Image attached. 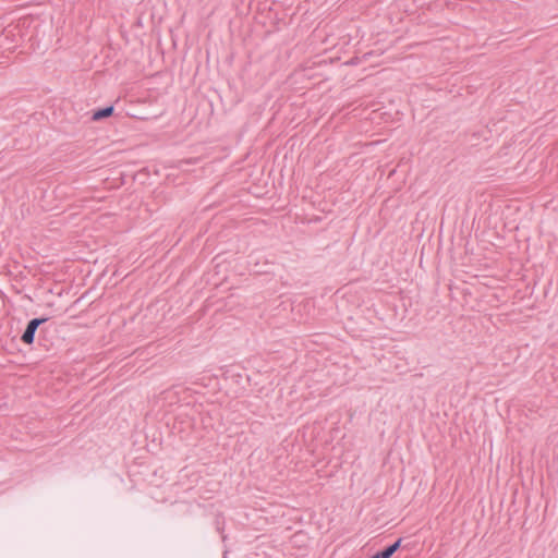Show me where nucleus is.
Listing matches in <instances>:
<instances>
[{
  "label": "nucleus",
  "mask_w": 558,
  "mask_h": 558,
  "mask_svg": "<svg viewBox=\"0 0 558 558\" xmlns=\"http://www.w3.org/2000/svg\"><path fill=\"white\" fill-rule=\"evenodd\" d=\"M48 320H49V317H36V318L31 319L27 323L26 328L21 336L22 342L27 345H32L35 341V335H36L37 329L39 328L40 325L45 324Z\"/></svg>",
  "instance_id": "f257e3e1"
},
{
  "label": "nucleus",
  "mask_w": 558,
  "mask_h": 558,
  "mask_svg": "<svg viewBox=\"0 0 558 558\" xmlns=\"http://www.w3.org/2000/svg\"><path fill=\"white\" fill-rule=\"evenodd\" d=\"M113 106H107L104 108H99L93 112L92 120L100 121L102 119L109 118L113 114Z\"/></svg>",
  "instance_id": "7ed1b4c3"
},
{
  "label": "nucleus",
  "mask_w": 558,
  "mask_h": 558,
  "mask_svg": "<svg viewBox=\"0 0 558 558\" xmlns=\"http://www.w3.org/2000/svg\"><path fill=\"white\" fill-rule=\"evenodd\" d=\"M371 558H378L376 555H373Z\"/></svg>",
  "instance_id": "20e7f679"
},
{
  "label": "nucleus",
  "mask_w": 558,
  "mask_h": 558,
  "mask_svg": "<svg viewBox=\"0 0 558 558\" xmlns=\"http://www.w3.org/2000/svg\"><path fill=\"white\" fill-rule=\"evenodd\" d=\"M402 543V538H398L395 543L386 546L380 551L376 553L375 555L378 558H391L392 555L400 548Z\"/></svg>",
  "instance_id": "f03ea898"
}]
</instances>
